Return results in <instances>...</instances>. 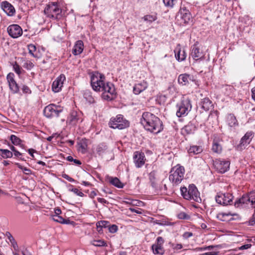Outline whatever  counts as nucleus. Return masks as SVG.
Returning a JSON list of instances; mask_svg holds the SVG:
<instances>
[{
  "label": "nucleus",
  "instance_id": "obj_1",
  "mask_svg": "<svg viewBox=\"0 0 255 255\" xmlns=\"http://www.w3.org/2000/svg\"><path fill=\"white\" fill-rule=\"evenodd\" d=\"M104 75L98 73L94 74L91 76V85L94 91L102 92L103 99L111 101L116 98L115 88L111 83H106Z\"/></svg>",
  "mask_w": 255,
  "mask_h": 255
},
{
  "label": "nucleus",
  "instance_id": "obj_2",
  "mask_svg": "<svg viewBox=\"0 0 255 255\" xmlns=\"http://www.w3.org/2000/svg\"><path fill=\"white\" fill-rule=\"evenodd\" d=\"M140 123L146 130L155 134L159 133L163 129L160 120L151 113H143Z\"/></svg>",
  "mask_w": 255,
  "mask_h": 255
},
{
  "label": "nucleus",
  "instance_id": "obj_3",
  "mask_svg": "<svg viewBox=\"0 0 255 255\" xmlns=\"http://www.w3.org/2000/svg\"><path fill=\"white\" fill-rule=\"evenodd\" d=\"M181 194L183 198L187 200H193L200 203L202 200L200 193L194 184H190L187 188L185 186L180 187Z\"/></svg>",
  "mask_w": 255,
  "mask_h": 255
},
{
  "label": "nucleus",
  "instance_id": "obj_4",
  "mask_svg": "<svg viewBox=\"0 0 255 255\" xmlns=\"http://www.w3.org/2000/svg\"><path fill=\"white\" fill-rule=\"evenodd\" d=\"M184 174V167L178 164L171 168L169 173V180L173 186H177L183 180Z\"/></svg>",
  "mask_w": 255,
  "mask_h": 255
},
{
  "label": "nucleus",
  "instance_id": "obj_5",
  "mask_svg": "<svg viewBox=\"0 0 255 255\" xmlns=\"http://www.w3.org/2000/svg\"><path fill=\"white\" fill-rule=\"evenodd\" d=\"M47 17L53 19H59L61 17L62 9L56 2L50 3L44 9Z\"/></svg>",
  "mask_w": 255,
  "mask_h": 255
},
{
  "label": "nucleus",
  "instance_id": "obj_6",
  "mask_svg": "<svg viewBox=\"0 0 255 255\" xmlns=\"http://www.w3.org/2000/svg\"><path fill=\"white\" fill-rule=\"evenodd\" d=\"M110 128L116 129H123L129 127V123L124 118L122 115H118L116 117L111 119L109 123Z\"/></svg>",
  "mask_w": 255,
  "mask_h": 255
},
{
  "label": "nucleus",
  "instance_id": "obj_7",
  "mask_svg": "<svg viewBox=\"0 0 255 255\" xmlns=\"http://www.w3.org/2000/svg\"><path fill=\"white\" fill-rule=\"evenodd\" d=\"M176 115L178 117H185L191 111L192 105L191 101L188 98H183L181 101L176 105Z\"/></svg>",
  "mask_w": 255,
  "mask_h": 255
},
{
  "label": "nucleus",
  "instance_id": "obj_8",
  "mask_svg": "<svg viewBox=\"0 0 255 255\" xmlns=\"http://www.w3.org/2000/svg\"><path fill=\"white\" fill-rule=\"evenodd\" d=\"M251 203L252 207L255 208V191L250 192L248 195H244L235 202V206L239 207L243 204Z\"/></svg>",
  "mask_w": 255,
  "mask_h": 255
},
{
  "label": "nucleus",
  "instance_id": "obj_9",
  "mask_svg": "<svg viewBox=\"0 0 255 255\" xmlns=\"http://www.w3.org/2000/svg\"><path fill=\"white\" fill-rule=\"evenodd\" d=\"M62 111V109L60 106L52 104L45 107L43 113L48 118H57Z\"/></svg>",
  "mask_w": 255,
  "mask_h": 255
},
{
  "label": "nucleus",
  "instance_id": "obj_10",
  "mask_svg": "<svg viewBox=\"0 0 255 255\" xmlns=\"http://www.w3.org/2000/svg\"><path fill=\"white\" fill-rule=\"evenodd\" d=\"M233 199V195L229 193H219L215 197L216 202L223 206L230 205L232 202Z\"/></svg>",
  "mask_w": 255,
  "mask_h": 255
},
{
  "label": "nucleus",
  "instance_id": "obj_11",
  "mask_svg": "<svg viewBox=\"0 0 255 255\" xmlns=\"http://www.w3.org/2000/svg\"><path fill=\"white\" fill-rule=\"evenodd\" d=\"M214 165L218 172L224 173L229 170L230 162L229 160L218 159L215 161Z\"/></svg>",
  "mask_w": 255,
  "mask_h": 255
},
{
  "label": "nucleus",
  "instance_id": "obj_12",
  "mask_svg": "<svg viewBox=\"0 0 255 255\" xmlns=\"http://www.w3.org/2000/svg\"><path fill=\"white\" fill-rule=\"evenodd\" d=\"M6 80L11 92L13 94L18 93L19 88L14 79V75L12 73H9L7 75Z\"/></svg>",
  "mask_w": 255,
  "mask_h": 255
},
{
  "label": "nucleus",
  "instance_id": "obj_13",
  "mask_svg": "<svg viewBox=\"0 0 255 255\" xmlns=\"http://www.w3.org/2000/svg\"><path fill=\"white\" fill-rule=\"evenodd\" d=\"M8 34L12 38H16L22 34V30L17 24H12L7 27Z\"/></svg>",
  "mask_w": 255,
  "mask_h": 255
},
{
  "label": "nucleus",
  "instance_id": "obj_14",
  "mask_svg": "<svg viewBox=\"0 0 255 255\" xmlns=\"http://www.w3.org/2000/svg\"><path fill=\"white\" fill-rule=\"evenodd\" d=\"M65 80L66 77L64 74H62L59 75L53 82L52 90L54 92H58L61 91L63 86V83Z\"/></svg>",
  "mask_w": 255,
  "mask_h": 255
},
{
  "label": "nucleus",
  "instance_id": "obj_15",
  "mask_svg": "<svg viewBox=\"0 0 255 255\" xmlns=\"http://www.w3.org/2000/svg\"><path fill=\"white\" fill-rule=\"evenodd\" d=\"M145 155L144 153L135 151L133 154V160L135 166L140 168L143 166L145 163Z\"/></svg>",
  "mask_w": 255,
  "mask_h": 255
},
{
  "label": "nucleus",
  "instance_id": "obj_16",
  "mask_svg": "<svg viewBox=\"0 0 255 255\" xmlns=\"http://www.w3.org/2000/svg\"><path fill=\"white\" fill-rule=\"evenodd\" d=\"M180 25L188 23L191 18L190 12L186 8H182L180 11Z\"/></svg>",
  "mask_w": 255,
  "mask_h": 255
},
{
  "label": "nucleus",
  "instance_id": "obj_17",
  "mask_svg": "<svg viewBox=\"0 0 255 255\" xmlns=\"http://www.w3.org/2000/svg\"><path fill=\"white\" fill-rule=\"evenodd\" d=\"M226 122L231 130L234 129L235 128L238 126V121L232 114H229L227 116Z\"/></svg>",
  "mask_w": 255,
  "mask_h": 255
},
{
  "label": "nucleus",
  "instance_id": "obj_18",
  "mask_svg": "<svg viewBox=\"0 0 255 255\" xmlns=\"http://www.w3.org/2000/svg\"><path fill=\"white\" fill-rule=\"evenodd\" d=\"M1 7L3 11L8 15L13 16L14 15L15 10L14 7L8 2L5 1L1 3Z\"/></svg>",
  "mask_w": 255,
  "mask_h": 255
},
{
  "label": "nucleus",
  "instance_id": "obj_19",
  "mask_svg": "<svg viewBox=\"0 0 255 255\" xmlns=\"http://www.w3.org/2000/svg\"><path fill=\"white\" fill-rule=\"evenodd\" d=\"M253 137V132H247L245 135L241 138L240 141V145L239 147L242 148V146H245L249 144L251 141V140Z\"/></svg>",
  "mask_w": 255,
  "mask_h": 255
},
{
  "label": "nucleus",
  "instance_id": "obj_20",
  "mask_svg": "<svg viewBox=\"0 0 255 255\" xmlns=\"http://www.w3.org/2000/svg\"><path fill=\"white\" fill-rule=\"evenodd\" d=\"M148 87V84L146 82L143 81L140 83L135 84L133 87V92L135 94H139L141 92L145 90Z\"/></svg>",
  "mask_w": 255,
  "mask_h": 255
},
{
  "label": "nucleus",
  "instance_id": "obj_21",
  "mask_svg": "<svg viewBox=\"0 0 255 255\" xmlns=\"http://www.w3.org/2000/svg\"><path fill=\"white\" fill-rule=\"evenodd\" d=\"M191 55L195 60L200 59L204 57L203 53L200 51L199 48L196 45H194L192 48Z\"/></svg>",
  "mask_w": 255,
  "mask_h": 255
},
{
  "label": "nucleus",
  "instance_id": "obj_22",
  "mask_svg": "<svg viewBox=\"0 0 255 255\" xmlns=\"http://www.w3.org/2000/svg\"><path fill=\"white\" fill-rule=\"evenodd\" d=\"M84 49V43L82 40H78L75 43L74 48L72 50V53L74 55H77L81 54Z\"/></svg>",
  "mask_w": 255,
  "mask_h": 255
},
{
  "label": "nucleus",
  "instance_id": "obj_23",
  "mask_svg": "<svg viewBox=\"0 0 255 255\" xmlns=\"http://www.w3.org/2000/svg\"><path fill=\"white\" fill-rule=\"evenodd\" d=\"M200 105L201 108L205 111H209L212 107V101L208 98H205L201 100Z\"/></svg>",
  "mask_w": 255,
  "mask_h": 255
},
{
  "label": "nucleus",
  "instance_id": "obj_24",
  "mask_svg": "<svg viewBox=\"0 0 255 255\" xmlns=\"http://www.w3.org/2000/svg\"><path fill=\"white\" fill-rule=\"evenodd\" d=\"M175 56L178 61H184L186 57L185 50H181L180 47H177L174 50Z\"/></svg>",
  "mask_w": 255,
  "mask_h": 255
},
{
  "label": "nucleus",
  "instance_id": "obj_25",
  "mask_svg": "<svg viewBox=\"0 0 255 255\" xmlns=\"http://www.w3.org/2000/svg\"><path fill=\"white\" fill-rule=\"evenodd\" d=\"M203 151V148L199 145H191L188 149V152L190 156H193L201 153Z\"/></svg>",
  "mask_w": 255,
  "mask_h": 255
},
{
  "label": "nucleus",
  "instance_id": "obj_26",
  "mask_svg": "<svg viewBox=\"0 0 255 255\" xmlns=\"http://www.w3.org/2000/svg\"><path fill=\"white\" fill-rule=\"evenodd\" d=\"M79 120L77 113L75 111L71 112L69 116L68 117L67 123L72 126L75 125Z\"/></svg>",
  "mask_w": 255,
  "mask_h": 255
},
{
  "label": "nucleus",
  "instance_id": "obj_27",
  "mask_svg": "<svg viewBox=\"0 0 255 255\" xmlns=\"http://www.w3.org/2000/svg\"><path fill=\"white\" fill-rule=\"evenodd\" d=\"M191 77L192 76L187 74H180L178 77V82L182 85H186L192 80Z\"/></svg>",
  "mask_w": 255,
  "mask_h": 255
},
{
  "label": "nucleus",
  "instance_id": "obj_28",
  "mask_svg": "<svg viewBox=\"0 0 255 255\" xmlns=\"http://www.w3.org/2000/svg\"><path fill=\"white\" fill-rule=\"evenodd\" d=\"M84 98L90 104H93L95 102L94 97L92 95V93L90 90H86L84 91L83 94Z\"/></svg>",
  "mask_w": 255,
  "mask_h": 255
},
{
  "label": "nucleus",
  "instance_id": "obj_29",
  "mask_svg": "<svg viewBox=\"0 0 255 255\" xmlns=\"http://www.w3.org/2000/svg\"><path fill=\"white\" fill-rule=\"evenodd\" d=\"M109 181L111 184L118 188H122L124 187V184L117 177H110Z\"/></svg>",
  "mask_w": 255,
  "mask_h": 255
},
{
  "label": "nucleus",
  "instance_id": "obj_30",
  "mask_svg": "<svg viewBox=\"0 0 255 255\" xmlns=\"http://www.w3.org/2000/svg\"><path fill=\"white\" fill-rule=\"evenodd\" d=\"M212 150L214 152L216 153H220L221 152L222 147L217 140H214Z\"/></svg>",
  "mask_w": 255,
  "mask_h": 255
},
{
  "label": "nucleus",
  "instance_id": "obj_31",
  "mask_svg": "<svg viewBox=\"0 0 255 255\" xmlns=\"http://www.w3.org/2000/svg\"><path fill=\"white\" fill-rule=\"evenodd\" d=\"M6 236L7 237L9 242H10L11 245L13 248L14 250L15 251H18V247L17 244L15 240H14V238L11 235V234L9 232H6Z\"/></svg>",
  "mask_w": 255,
  "mask_h": 255
},
{
  "label": "nucleus",
  "instance_id": "obj_32",
  "mask_svg": "<svg viewBox=\"0 0 255 255\" xmlns=\"http://www.w3.org/2000/svg\"><path fill=\"white\" fill-rule=\"evenodd\" d=\"M107 149V146L106 144L104 143H100L97 146L96 151L97 153L101 156L103 155Z\"/></svg>",
  "mask_w": 255,
  "mask_h": 255
},
{
  "label": "nucleus",
  "instance_id": "obj_33",
  "mask_svg": "<svg viewBox=\"0 0 255 255\" xmlns=\"http://www.w3.org/2000/svg\"><path fill=\"white\" fill-rule=\"evenodd\" d=\"M153 253L154 254H159L162 255L164 254V249L162 246L153 245L152 246Z\"/></svg>",
  "mask_w": 255,
  "mask_h": 255
},
{
  "label": "nucleus",
  "instance_id": "obj_34",
  "mask_svg": "<svg viewBox=\"0 0 255 255\" xmlns=\"http://www.w3.org/2000/svg\"><path fill=\"white\" fill-rule=\"evenodd\" d=\"M0 155L3 158H11L12 157V152L8 149H0Z\"/></svg>",
  "mask_w": 255,
  "mask_h": 255
},
{
  "label": "nucleus",
  "instance_id": "obj_35",
  "mask_svg": "<svg viewBox=\"0 0 255 255\" xmlns=\"http://www.w3.org/2000/svg\"><path fill=\"white\" fill-rule=\"evenodd\" d=\"M10 139L12 144L15 145H19L22 146L23 145L21 144L22 140L15 135H11L10 137Z\"/></svg>",
  "mask_w": 255,
  "mask_h": 255
},
{
  "label": "nucleus",
  "instance_id": "obj_36",
  "mask_svg": "<svg viewBox=\"0 0 255 255\" xmlns=\"http://www.w3.org/2000/svg\"><path fill=\"white\" fill-rule=\"evenodd\" d=\"M235 215V214H232L231 212L220 213L217 215V218L221 221H225L226 220L225 218L226 216H234Z\"/></svg>",
  "mask_w": 255,
  "mask_h": 255
},
{
  "label": "nucleus",
  "instance_id": "obj_37",
  "mask_svg": "<svg viewBox=\"0 0 255 255\" xmlns=\"http://www.w3.org/2000/svg\"><path fill=\"white\" fill-rule=\"evenodd\" d=\"M80 148L81 149V152L85 153L87 151V140L86 139H83L79 143Z\"/></svg>",
  "mask_w": 255,
  "mask_h": 255
},
{
  "label": "nucleus",
  "instance_id": "obj_38",
  "mask_svg": "<svg viewBox=\"0 0 255 255\" xmlns=\"http://www.w3.org/2000/svg\"><path fill=\"white\" fill-rule=\"evenodd\" d=\"M28 49L29 53L31 54L33 57L38 58V56L36 54H34V52L36 50V47L34 44H29L28 45Z\"/></svg>",
  "mask_w": 255,
  "mask_h": 255
},
{
  "label": "nucleus",
  "instance_id": "obj_39",
  "mask_svg": "<svg viewBox=\"0 0 255 255\" xmlns=\"http://www.w3.org/2000/svg\"><path fill=\"white\" fill-rule=\"evenodd\" d=\"M69 191L71 192H73L77 195L80 196V197H83L84 196V193L81 192V191L79 190L77 188H74L73 186L72 185H69Z\"/></svg>",
  "mask_w": 255,
  "mask_h": 255
},
{
  "label": "nucleus",
  "instance_id": "obj_40",
  "mask_svg": "<svg viewBox=\"0 0 255 255\" xmlns=\"http://www.w3.org/2000/svg\"><path fill=\"white\" fill-rule=\"evenodd\" d=\"M13 69L14 72L18 75H20L22 74V72L24 71L22 68L16 62L13 64Z\"/></svg>",
  "mask_w": 255,
  "mask_h": 255
},
{
  "label": "nucleus",
  "instance_id": "obj_41",
  "mask_svg": "<svg viewBox=\"0 0 255 255\" xmlns=\"http://www.w3.org/2000/svg\"><path fill=\"white\" fill-rule=\"evenodd\" d=\"M22 66L27 70H30L34 67V64L30 60H24Z\"/></svg>",
  "mask_w": 255,
  "mask_h": 255
},
{
  "label": "nucleus",
  "instance_id": "obj_42",
  "mask_svg": "<svg viewBox=\"0 0 255 255\" xmlns=\"http://www.w3.org/2000/svg\"><path fill=\"white\" fill-rule=\"evenodd\" d=\"M53 220L57 222H58L59 223L61 224H67V221L63 218L61 216H58V215H53L52 216Z\"/></svg>",
  "mask_w": 255,
  "mask_h": 255
},
{
  "label": "nucleus",
  "instance_id": "obj_43",
  "mask_svg": "<svg viewBox=\"0 0 255 255\" xmlns=\"http://www.w3.org/2000/svg\"><path fill=\"white\" fill-rule=\"evenodd\" d=\"M92 244L96 247L107 246V244L104 240H94Z\"/></svg>",
  "mask_w": 255,
  "mask_h": 255
},
{
  "label": "nucleus",
  "instance_id": "obj_44",
  "mask_svg": "<svg viewBox=\"0 0 255 255\" xmlns=\"http://www.w3.org/2000/svg\"><path fill=\"white\" fill-rule=\"evenodd\" d=\"M109 222L107 221H100L98 222L96 224L97 228H99L101 227L102 228H107L109 226Z\"/></svg>",
  "mask_w": 255,
  "mask_h": 255
},
{
  "label": "nucleus",
  "instance_id": "obj_45",
  "mask_svg": "<svg viewBox=\"0 0 255 255\" xmlns=\"http://www.w3.org/2000/svg\"><path fill=\"white\" fill-rule=\"evenodd\" d=\"M156 174L155 171H152L149 174V178L151 183L152 187H154L155 185Z\"/></svg>",
  "mask_w": 255,
  "mask_h": 255
},
{
  "label": "nucleus",
  "instance_id": "obj_46",
  "mask_svg": "<svg viewBox=\"0 0 255 255\" xmlns=\"http://www.w3.org/2000/svg\"><path fill=\"white\" fill-rule=\"evenodd\" d=\"M15 164L17 165L19 168L22 170L24 174L29 175L31 173V170L30 169L22 166L19 163H15Z\"/></svg>",
  "mask_w": 255,
  "mask_h": 255
},
{
  "label": "nucleus",
  "instance_id": "obj_47",
  "mask_svg": "<svg viewBox=\"0 0 255 255\" xmlns=\"http://www.w3.org/2000/svg\"><path fill=\"white\" fill-rule=\"evenodd\" d=\"M217 247V246H206V247H199V248H196L195 249H194V250L195 251H197V252H198V251H206V250H212L213 249H214V248Z\"/></svg>",
  "mask_w": 255,
  "mask_h": 255
},
{
  "label": "nucleus",
  "instance_id": "obj_48",
  "mask_svg": "<svg viewBox=\"0 0 255 255\" xmlns=\"http://www.w3.org/2000/svg\"><path fill=\"white\" fill-rule=\"evenodd\" d=\"M143 19L144 21L151 23L156 20V17L151 15H146L143 17Z\"/></svg>",
  "mask_w": 255,
  "mask_h": 255
},
{
  "label": "nucleus",
  "instance_id": "obj_49",
  "mask_svg": "<svg viewBox=\"0 0 255 255\" xmlns=\"http://www.w3.org/2000/svg\"><path fill=\"white\" fill-rule=\"evenodd\" d=\"M192 128L191 125H187L184 127L182 131L187 134L191 133L192 132Z\"/></svg>",
  "mask_w": 255,
  "mask_h": 255
},
{
  "label": "nucleus",
  "instance_id": "obj_50",
  "mask_svg": "<svg viewBox=\"0 0 255 255\" xmlns=\"http://www.w3.org/2000/svg\"><path fill=\"white\" fill-rule=\"evenodd\" d=\"M163 2L167 7H172L174 5V0H163Z\"/></svg>",
  "mask_w": 255,
  "mask_h": 255
},
{
  "label": "nucleus",
  "instance_id": "obj_51",
  "mask_svg": "<svg viewBox=\"0 0 255 255\" xmlns=\"http://www.w3.org/2000/svg\"><path fill=\"white\" fill-rule=\"evenodd\" d=\"M118 226L116 225H112L109 226V231L111 233H115L118 231Z\"/></svg>",
  "mask_w": 255,
  "mask_h": 255
},
{
  "label": "nucleus",
  "instance_id": "obj_52",
  "mask_svg": "<svg viewBox=\"0 0 255 255\" xmlns=\"http://www.w3.org/2000/svg\"><path fill=\"white\" fill-rule=\"evenodd\" d=\"M178 217L180 219H188L189 217L188 215L184 212H181L178 215Z\"/></svg>",
  "mask_w": 255,
  "mask_h": 255
},
{
  "label": "nucleus",
  "instance_id": "obj_53",
  "mask_svg": "<svg viewBox=\"0 0 255 255\" xmlns=\"http://www.w3.org/2000/svg\"><path fill=\"white\" fill-rule=\"evenodd\" d=\"M23 93L30 94L31 93V90L26 85H23L21 88Z\"/></svg>",
  "mask_w": 255,
  "mask_h": 255
},
{
  "label": "nucleus",
  "instance_id": "obj_54",
  "mask_svg": "<svg viewBox=\"0 0 255 255\" xmlns=\"http://www.w3.org/2000/svg\"><path fill=\"white\" fill-rule=\"evenodd\" d=\"M129 210L133 213H135L137 214H142V212L141 211V209L139 208H129Z\"/></svg>",
  "mask_w": 255,
  "mask_h": 255
},
{
  "label": "nucleus",
  "instance_id": "obj_55",
  "mask_svg": "<svg viewBox=\"0 0 255 255\" xmlns=\"http://www.w3.org/2000/svg\"><path fill=\"white\" fill-rule=\"evenodd\" d=\"M156 245L162 246L164 243V240L161 237H158L156 239Z\"/></svg>",
  "mask_w": 255,
  "mask_h": 255
},
{
  "label": "nucleus",
  "instance_id": "obj_56",
  "mask_svg": "<svg viewBox=\"0 0 255 255\" xmlns=\"http://www.w3.org/2000/svg\"><path fill=\"white\" fill-rule=\"evenodd\" d=\"M193 236V234L191 232H186L183 235V237L185 239H187L189 238L192 237Z\"/></svg>",
  "mask_w": 255,
  "mask_h": 255
},
{
  "label": "nucleus",
  "instance_id": "obj_57",
  "mask_svg": "<svg viewBox=\"0 0 255 255\" xmlns=\"http://www.w3.org/2000/svg\"><path fill=\"white\" fill-rule=\"evenodd\" d=\"M62 177L67 179L68 181H70V182H74L75 181V180L71 178V177H70L68 175L66 174H62Z\"/></svg>",
  "mask_w": 255,
  "mask_h": 255
},
{
  "label": "nucleus",
  "instance_id": "obj_58",
  "mask_svg": "<svg viewBox=\"0 0 255 255\" xmlns=\"http://www.w3.org/2000/svg\"><path fill=\"white\" fill-rule=\"evenodd\" d=\"M251 246V244H246L239 247V249L240 250H247L250 248Z\"/></svg>",
  "mask_w": 255,
  "mask_h": 255
},
{
  "label": "nucleus",
  "instance_id": "obj_59",
  "mask_svg": "<svg viewBox=\"0 0 255 255\" xmlns=\"http://www.w3.org/2000/svg\"><path fill=\"white\" fill-rule=\"evenodd\" d=\"M28 152L31 155L32 158L33 159H34V156L33 155V153H35V152H36V151L35 149H33L32 148H30V149H29L28 150Z\"/></svg>",
  "mask_w": 255,
  "mask_h": 255
},
{
  "label": "nucleus",
  "instance_id": "obj_60",
  "mask_svg": "<svg viewBox=\"0 0 255 255\" xmlns=\"http://www.w3.org/2000/svg\"><path fill=\"white\" fill-rule=\"evenodd\" d=\"M97 200L99 202L103 204H108V202L105 200L104 198H98Z\"/></svg>",
  "mask_w": 255,
  "mask_h": 255
},
{
  "label": "nucleus",
  "instance_id": "obj_61",
  "mask_svg": "<svg viewBox=\"0 0 255 255\" xmlns=\"http://www.w3.org/2000/svg\"><path fill=\"white\" fill-rule=\"evenodd\" d=\"M218 253H219L218 252H207V253H204V254H202L201 255H218Z\"/></svg>",
  "mask_w": 255,
  "mask_h": 255
},
{
  "label": "nucleus",
  "instance_id": "obj_62",
  "mask_svg": "<svg viewBox=\"0 0 255 255\" xmlns=\"http://www.w3.org/2000/svg\"><path fill=\"white\" fill-rule=\"evenodd\" d=\"M250 224L252 226H254L255 225V215L253 216V218L250 221Z\"/></svg>",
  "mask_w": 255,
  "mask_h": 255
},
{
  "label": "nucleus",
  "instance_id": "obj_63",
  "mask_svg": "<svg viewBox=\"0 0 255 255\" xmlns=\"http://www.w3.org/2000/svg\"><path fill=\"white\" fill-rule=\"evenodd\" d=\"M252 99L255 101V87L252 89Z\"/></svg>",
  "mask_w": 255,
  "mask_h": 255
},
{
  "label": "nucleus",
  "instance_id": "obj_64",
  "mask_svg": "<svg viewBox=\"0 0 255 255\" xmlns=\"http://www.w3.org/2000/svg\"><path fill=\"white\" fill-rule=\"evenodd\" d=\"M55 215L59 216V215L61 213V210L59 208H56L55 209Z\"/></svg>",
  "mask_w": 255,
  "mask_h": 255
}]
</instances>
